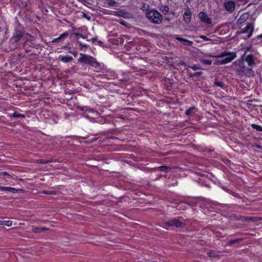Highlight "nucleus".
Segmentation results:
<instances>
[{"label":"nucleus","mask_w":262,"mask_h":262,"mask_svg":"<svg viewBox=\"0 0 262 262\" xmlns=\"http://www.w3.org/2000/svg\"><path fill=\"white\" fill-rule=\"evenodd\" d=\"M9 116L11 118L13 117L15 119L22 118H25V115L24 114H21L19 113L18 112L15 111L12 114H10Z\"/></svg>","instance_id":"obj_17"},{"label":"nucleus","mask_w":262,"mask_h":262,"mask_svg":"<svg viewBox=\"0 0 262 262\" xmlns=\"http://www.w3.org/2000/svg\"><path fill=\"white\" fill-rule=\"evenodd\" d=\"M201 37L205 40H207L208 39V38L205 36H202Z\"/></svg>","instance_id":"obj_43"},{"label":"nucleus","mask_w":262,"mask_h":262,"mask_svg":"<svg viewBox=\"0 0 262 262\" xmlns=\"http://www.w3.org/2000/svg\"><path fill=\"white\" fill-rule=\"evenodd\" d=\"M40 163L41 164H47L49 163L52 162L51 160H46L45 159H40Z\"/></svg>","instance_id":"obj_37"},{"label":"nucleus","mask_w":262,"mask_h":262,"mask_svg":"<svg viewBox=\"0 0 262 262\" xmlns=\"http://www.w3.org/2000/svg\"><path fill=\"white\" fill-rule=\"evenodd\" d=\"M69 33L68 32H64L61 34L59 37L54 38L52 42L53 43L62 42L64 40L68 37L69 36Z\"/></svg>","instance_id":"obj_10"},{"label":"nucleus","mask_w":262,"mask_h":262,"mask_svg":"<svg viewBox=\"0 0 262 262\" xmlns=\"http://www.w3.org/2000/svg\"><path fill=\"white\" fill-rule=\"evenodd\" d=\"M243 240L242 238H236L234 239H231L228 241L229 245H233L234 244L238 243Z\"/></svg>","instance_id":"obj_26"},{"label":"nucleus","mask_w":262,"mask_h":262,"mask_svg":"<svg viewBox=\"0 0 262 262\" xmlns=\"http://www.w3.org/2000/svg\"><path fill=\"white\" fill-rule=\"evenodd\" d=\"M175 39L179 41H181V42H183L185 38H183L182 37H181L180 36H179L178 35H176V36H175Z\"/></svg>","instance_id":"obj_38"},{"label":"nucleus","mask_w":262,"mask_h":262,"mask_svg":"<svg viewBox=\"0 0 262 262\" xmlns=\"http://www.w3.org/2000/svg\"><path fill=\"white\" fill-rule=\"evenodd\" d=\"M59 58L62 62H63L64 63H68L69 62L71 61L73 59V58L72 56H69V55H66V56L60 55L59 57Z\"/></svg>","instance_id":"obj_15"},{"label":"nucleus","mask_w":262,"mask_h":262,"mask_svg":"<svg viewBox=\"0 0 262 262\" xmlns=\"http://www.w3.org/2000/svg\"><path fill=\"white\" fill-rule=\"evenodd\" d=\"M147 9H149V5L145 4H143L142 7V9L145 10H147Z\"/></svg>","instance_id":"obj_40"},{"label":"nucleus","mask_w":262,"mask_h":262,"mask_svg":"<svg viewBox=\"0 0 262 262\" xmlns=\"http://www.w3.org/2000/svg\"><path fill=\"white\" fill-rule=\"evenodd\" d=\"M77 53V52H75V53L73 52V54L74 55H76Z\"/></svg>","instance_id":"obj_45"},{"label":"nucleus","mask_w":262,"mask_h":262,"mask_svg":"<svg viewBox=\"0 0 262 262\" xmlns=\"http://www.w3.org/2000/svg\"><path fill=\"white\" fill-rule=\"evenodd\" d=\"M165 224L167 226H176L177 227H183L185 225L184 223L176 219L170 220L165 222Z\"/></svg>","instance_id":"obj_7"},{"label":"nucleus","mask_w":262,"mask_h":262,"mask_svg":"<svg viewBox=\"0 0 262 262\" xmlns=\"http://www.w3.org/2000/svg\"><path fill=\"white\" fill-rule=\"evenodd\" d=\"M240 67L236 70V74L239 77H250L254 75V71L253 68L249 67H247L244 64V62H240Z\"/></svg>","instance_id":"obj_2"},{"label":"nucleus","mask_w":262,"mask_h":262,"mask_svg":"<svg viewBox=\"0 0 262 262\" xmlns=\"http://www.w3.org/2000/svg\"><path fill=\"white\" fill-rule=\"evenodd\" d=\"M225 56V57L224 59L219 61L220 64H225L231 62L236 57V54L234 52H223L219 55L218 57H223Z\"/></svg>","instance_id":"obj_3"},{"label":"nucleus","mask_w":262,"mask_h":262,"mask_svg":"<svg viewBox=\"0 0 262 262\" xmlns=\"http://www.w3.org/2000/svg\"><path fill=\"white\" fill-rule=\"evenodd\" d=\"M199 17L200 20L205 24L211 25L212 23L211 19L203 11L199 13Z\"/></svg>","instance_id":"obj_8"},{"label":"nucleus","mask_w":262,"mask_h":262,"mask_svg":"<svg viewBox=\"0 0 262 262\" xmlns=\"http://www.w3.org/2000/svg\"><path fill=\"white\" fill-rule=\"evenodd\" d=\"M103 12L106 14L113 15V12H114V11L104 9V11H103Z\"/></svg>","instance_id":"obj_36"},{"label":"nucleus","mask_w":262,"mask_h":262,"mask_svg":"<svg viewBox=\"0 0 262 262\" xmlns=\"http://www.w3.org/2000/svg\"><path fill=\"white\" fill-rule=\"evenodd\" d=\"M240 217L243 222H247V223H249V222L255 223L258 221V217H256L244 216H241Z\"/></svg>","instance_id":"obj_13"},{"label":"nucleus","mask_w":262,"mask_h":262,"mask_svg":"<svg viewBox=\"0 0 262 262\" xmlns=\"http://www.w3.org/2000/svg\"><path fill=\"white\" fill-rule=\"evenodd\" d=\"M113 15L117 16H121L123 18H126L127 13L123 11L120 10L117 11H114V12H113Z\"/></svg>","instance_id":"obj_18"},{"label":"nucleus","mask_w":262,"mask_h":262,"mask_svg":"<svg viewBox=\"0 0 262 262\" xmlns=\"http://www.w3.org/2000/svg\"><path fill=\"white\" fill-rule=\"evenodd\" d=\"M23 36V32L20 30H15L12 39H14L15 42L19 41Z\"/></svg>","instance_id":"obj_11"},{"label":"nucleus","mask_w":262,"mask_h":262,"mask_svg":"<svg viewBox=\"0 0 262 262\" xmlns=\"http://www.w3.org/2000/svg\"><path fill=\"white\" fill-rule=\"evenodd\" d=\"M2 224L1 225L7 226L8 227L11 226L12 225V221L10 220L8 221H1Z\"/></svg>","instance_id":"obj_25"},{"label":"nucleus","mask_w":262,"mask_h":262,"mask_svg":"<svg viewBox=\"0 0 262 262\" xmlns=\"http://www.w3.org/2000/svg\"><path fill=\"white\" fill-rule=\"evenodd\" d=\"M76 35L77 36H79L83 39H86V40L88 41H91V39H88V36L86 35H82V34H79V33L76 34Z\"/></svg>","instance_id":"obj_34"},{"label":"nucleus","mask_w":262,"mask_h":262,"mask_svg":"<svg viewBox=\"0 0 262 262\" xmlns=\"http://www.w3.org/2000/svg\"><path fill=\"white\" fill-rule=\"evenodd\" d=\"M257 38H262V33H261L260 35H258V36H257Z\"/></svg>","instance_id":"obj_44"},{"label":"nucleus","mask_w":262,"mask_h":262,"mask_svg":"<svg viewBox=\"0 0 262 262\" xmlns=\"http://www.w3.org/2000/svg\"><path fill=\"white\" fill-rule=\"evenodd\" d=\"M214 84H215V85L221 87L222 88H224L225 87V84L221 81H215L214 82Z\"/></svg>","instance_id":"obj_33"},{"label":"nucleus","mask_w":262,"mask_h":262,"mask_svg":"<svg viewBox=\"0 0 262 262\" xmlns=\"http://www.w3.org/2000/svg\"><path fill=\"white\" fill-rule=\"evenodd\" d=\"M77 42L81 50H82L84 48L86 49L88 48V46L86 44H83L80 41L77 40Z\"/></svg>","instance_id":"obj_30"},{"label":"nucleus","mask_w":262,"mask_h":262,"mask_svg":"<svg viewBox=\"0 0 262 262\" xmlns=\"http://www.w3.org/2000/svg\"><path fill=\"white\" fill-rule=\"evenodd\" d=\"M0 190L4 191H8L12 193H17L18 192V190L13 187H5V186H0Z\"/></svg>","instance_id":"obj_12"},{"label":"nucleus","mask_w":262,"mask_h":262,"mask_svg":"<svg viewBox=\"0 0 262 262\" xmlns=\"http://www.w3.org/2000/svg\"><path fill=\"white\" fill-rule=\"evenodd\" d=\"M251 126L253 129H254L258 132H262V126L254 123L251 125Z\"/></svg>","instance_id":"obj_22"},{"label":"nucleus","mask_w":262,"mask_h":262,"mask_svg":"<svg viewBox=\"0 0 262 262\" xmlns=\"http://www.w3.org/2000/svg\"><path fill=\"white\" fill-rule=\"evenodd\" d=\"M202 74V72H196L193 73H189V75L191 77H199L201 76Z\"/></svg>","instance_id":"obj_24"},{"label":"nucleus","mask_w":262,"mask_h":262,"mask_svg":"<svg viewBox=\"0 0 262 262\" xmlns=\"http://www.w3.org/2000/svg\"><path fill=\"white\" fill-rule=\"evenodd\" d=\"M183 45L187 46H192L193 45V42L192 41H190L188 39H185L184 41L183 42Z\"/></svg>","instance_id":"obj_31"},{"label":"nucleus","mask_w":262,"mask_h":262,"mask_svg":"<svg viewBox=\"0 0 262 262\" xmlns=\"http://www.w3.org/2000/svg\"><path fill=\"white\" fill-rule=\"evenodd\" d=\"M255 58L252 54L248 55L244 54L241 56L240 62H244V64L247 63L249 67L254 68L256 66Z\"/></svg>","instance_id":"obj_4"},{"label":"nucleus","mask_w":262,"mask_h":262,"mask_svg":"<svg viewBox=\"0 0 262 262\" xmlns=\"http://www.w3.org/2000/svg\"><path fill=\"white\" fill-rule=\"evenodd\" d=\"M41 193L46 195H55L56 192L55 191L43 190L41 192Z\"/></svg>","instance_id":"obj_27"},{"label":"nucleus","mask_w":262,"mask_h":262,"mask_svg":"<svg viewBox=\"0 0 262 262\" xmlns=\"http://www.w3.org/2000/svg\"><path fill=\"white\" fill-rule=\"evenodd\" d=\"M207 255L209 256V257H216L218 255L215 252H212V251H208L207 252Z\"/></svg>","instance_id":"obj_32"},{"label":"nucleus","mask_w":262,"mask_h":262,"mask_svg":"<svg viewBox=\"0 0 262 262\" xmlns=\"http://www.w3.org/2000/svg\"><path fill=\"white\" fill-rule=\"evenodd\" d=\"M2 224L1 221L0 220V225Z\"/></svg>","instance_id":"obj_48"},{"label":"nucleus","mask_w":262,"mask_h":262,"mask_svg":"<svg viewBox=\"0 0 262 262\" xmlns=\"http://www.w3.org/2000/svg\"><path fill=\"white\" fill-rule=\"evenodd\" d=\"M120 24L124 26H127V23L124 20H121V21H120Z\"/></svg>","instance_id":"obj_42"},{"label":"nucleus","mask_w":262,"mask_h":262,"mask_svg":"<svg viewBox=\"0 0 262 262\" xmlns=\"http://www.w3.org/2000/svg\"><path fill=\"white\" fill-rule=\"evenodd\" d=\"M159 169L162 171L167 172L170 169V167L167 166L162 165L159 167Z\"/></svg>","instance_id":"obj_29"},{"label":"nucleus","mask_w":262,"mask_h":262,"mask_svg":"<svg viewBox=\"0 0 262 262\" xmlns=\"http://www.w3.org/2000/svg\"><path fill=\"white\" fill-rule=\"evenodd\" d=\"M254 27L250 23H249L247 25L246 27L244 29V32H247L249 30H250V32L248 35V37H250L252 36L253 32Z\"/></svg>","instance_id":"obj_16"},{"label":"nucleus","mask_w":262,"mask_h":262,"mask_svg":"<svg viewBox=\"0 0 262 262\" xmlns=\"http://www.w3.org/2000/svg\"><path fill=\"white\" fill-rule=\"evenodd\" d=\"M201 62L206 65H211L212 64V60L208 59H203L201 60Z\"/></svg>","instance_id":"obj_28"},{"label":"nucleus","mask_w":262,"mask_h":262,"mask_svg":"<svg viewBox=\"0 0 262 262\" xmlns=\"http://www.w3.org/2000/svg\"><path fill=\"white\" fill-rule=\"evenodd\" d=\"M91 41L93 43L96 45H98L100 47H102L103 46V42L102 41L97 39V38L95 37L91 38Z\"/></svg>","instance_id":"obj_20"},{"label":"nucleus","mask_w":262,"mask_h":262,"mask_svg":"<svg viewBox=\"0 0 262 262\" xmlns=\"http://www.w3.org/2000/svg\"><path fill=\"white\" fill-rule=\"evenodd\" d=\"M146 16L149 21L155 24H160L162 21V16L157 10H149L146 13Z\"/></svg>","instance_id":"obj_1"},{"label":"nucleus","mask_w":262,"mask_h":262,"mask_svg":"<svg viewBox=\"0 0 262 262\" xmlns=\"http://www.w3.org/2000/svg\"><path fill=\"white\" fill-rule=\"evenodd\" d=\"M196 110V107L195 106H192L189 107L188 109H187L185 111V114L187 116H191L193 113H194V111Z\"/></svg>","instance_id":"obj_19"},{"label":"nucleus","mask_w":262,"mask_h":262,"mask_svg":"<svg viewBox=\"0 0 262 262\" xmlns=\"http://www.w3.org/2000/svg\"><path fill=\"white\" fill-rule=\"evenodd\" d=\"M160 10L164 15H167L169 13V9L168 6H162Z\"/></svg>","instance_id":"obj_21"},{"label":"nucleus","mask_w":262,"mask_h":262,"mask_svg":"<svg viewBox=\"0 0 262 262\" xmlns=\"http://www.w3.org/2000/svg\"><path fill=\"white\" fill-rule=\"evenodd\" d=\"M168 63H169V64H171V63H170V61H168Z\"/></svg>","instance_id":"obj_46"},{"label":"nucleus","mask_w":262,"mask_h":262,"mask_svg":"<svg viewBox=\"0 0 262 262\" xmlns=\"http://www.w3.org/2000/svg\"><path fill=\"white\" fill-rule=\"evenodd\" d=\"M80 56L81 57L78 59V61L81 63L89 64L92 66L95 63V59L90 55L80 53Z\"/></svg>","instance_id":"obj_5"},{"label":"nucleus","mask_w":262,"mask_h":262,"mask_svg":"<svg viewBox=\"0 0 262 262\" xmlns=\"http://www.w3.org/2000/svg\"><path fill=\"white\" fill-rule=\"evenodd\" d=\"M223 7L227 12L232 13L235 9V3L232 1H228L224 3Z\"/></svg>","instance_id":"obj_6"},{"label":"nucleus","mask_w":262,"mask_h":262,"mask_svg":"<svg viewBox=\"0 0 262 262\" xmlns=\"http://www.w3.org/2000/svg\"><path fill=\"white\" fill-rule=\"evenodd\" d=\"M0 176H10V175L6 171H2L0 172Z\"/></svg>","instance_id":"obj_39"},{"label":"nucleus","mask_w":262,"mask_h":262,"mask_svg":"<svg viewBox=\"0 0 262 262\" xmlns=\"http://www.w3.org/2000/svg\"><path fill=\"white\" fill-rule=\"evenodd\" d=\"M1 118H4V116H1V118H0V119H1Z\"/></svg>","instance_id":"obj_47"},{"label":"nucleus","mask_w":262,"mask_h":262,"mask_svg":"<svg viewBox=\"0 0 262 262\" xmlns=\"http://www.w3.org/2000/svg\"><path fill=\"white\" fill-rule=\"evenodd\" d=\"M189 68H190L191 69H192L194 70H196L200 69V67H198L197 65H194L193 66L189 67Z\"/></svg>","instance_id":"obj_41"},{"label":"nucleus","mask_w":262,"mask_h":262,"mask_svg":"<svg viewBox=\"0 0 262 262\" xmlns=\"http://www.w3.org/2000/svg\"><path fill=\"white\" fill-rule=\"evenodd\" d=\"M246 18H247L246 14L242 15L240 16V17L239 18V19H238L237 22L238 24H241L246 21Z\"/></svg>","instance_id":"obj_23"},{"label":"nucleus","mask_w":262,"mask_h":262,"mask_svg":"<svg viewBox=\"0 0 262 262\" xmlns=\"http://www.w3.org/2000/svg\"><path fill=\"white\" fill-rule=\"evenodd\" d=\"M116 4V2L114 0H108L107 1V6L113 7Z\"/></svg>","instance_id":"obj_35"},{"label":"nucleus","mask_w":262,"mask_h":262,"mask_svg":"<svg viewBox=\"0 0 262 262\" xmlns=\"http://www.w3.org/2000/svg\"><path fill=\"white\" fill-rule=\"evenodd\" d=\"M191 15L192 13L191 10L187 8L183 14V20L185 21V23L187 24H188L190 23L191 20Z\"/></svg>","instance_id":"obj_9"},{"label":"nucleus","mask_w":262,"mask_h":262,"mask_svg":"<svg viewBox=\"0 0 262 262\" xmlns=\"http://www.w3.org/2000/svg\"><path fill=\"white\" fill-rule=\"evenodd\" d=\"M49 229L47 227H33L32 229V232L34 233H40L42 232L49 231Z\"/></svg>","instance_id":"obj_14"}]
</instances>
